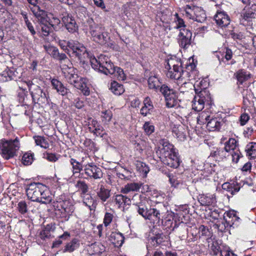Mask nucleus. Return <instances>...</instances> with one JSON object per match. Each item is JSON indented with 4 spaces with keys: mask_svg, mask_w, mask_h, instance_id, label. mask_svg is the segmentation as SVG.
Masks as SVG:
<instances>
[{
    "mask_svg": "<svg viewBox=\"0 0 256 256\" xmlns=\"http://www.w3.org/2000/svg\"><path fill=\"white\" fill-rule=\"evenodd\" d=\"M136 197L140 198V202L134 204L136 206V210L144 220L152 222L154 224H163L164 221L166 220V222H168V224H172L171 218H172V214L166 210L164 206L163 208L160 209L151 208H148L147 206L148 202L145 198H141L138 194L134 195V198Z\"/></svg>",
    "mask_w": 256,
    "mask_h": 256,
    "instance_id": "f257e3e1",
    "label": "nucleus"
},
{
    "mask_svg": "<svg viewBox=\"0 0 256 256\" xmlns=\"http://www.w3.org/2000/svg\"><path fill=\"white\" fill-rule=\"evenodd\" d=\"M90 62L92 68L106 75L114 74L119 80L126 79V75L123 70L119 67H115L110 58L106 55L100 54L97 58H90Z\"/></svg>",
    "mask_w": 256,
    "mask_h": 256,
    "instance_id": "f03ea898",
    "label": "nucleus"
},
{
    "mask_svg": "<svg viewBox=\"0 0 256 256\" xmlns=\"http://www.w3.org/2000/svg\"><path fill=\"white\" fill-rule=\"evenodd\" d=\"M160 144L162 148H159L156 153L163 164L172 168H178L181 161L174 146L166 139L160 140Z\"/></svg>",
    "mask_w": 256,
    "mask_h": 256,
    "instance_id": "7ed1b4c3",
    "label": "nucleus"
},
{
    "mask_svg": "<svg viewBox=\"0 0 256 256\" xmlns=\"http://www.w3.org/2000/svg\"><path fill=\"white\" fill-rule=\"evenodd\" d=\"M28 198L32 201L42 204H48L52 200V194L48 188L40 182L31 183L26 188Z\"/></svg>",
    "mask_w": 256,
    "mask_h": 256,
    "instance_id": "20e7f679",
    "label": "nucleus"
},
{
    "mask_svg": "<svg viewBox=\"0 0 256 256\" xmlns=\"http://www.w3.org/2000/svg\"><path fill=\"white\" fill-rule=\"evenodd\" d=\"M59 46L68 54H69L70 50H71L72 56L77 57L80 61L84 60L88 56L86 48L82 44L78 42L72 40L69 41L60 40Z\"/></svg>",
    "mask_w": 256,
    "mask_h": 256,
    "instance_id": "39448f33",
    "label": "nucleus"
},
{
    "mask_svg": "<svg viewBox=\"0 0 256 256\" xmlns=\"http://www.w3.org/2000/svg\"><path fill=\"white\" fill-rule=\"evenodd\" d=\"M20 148V142L16 138L14 140L2 139L0 141V154L5 160H9L16 155Z\"/></svg>",
    "mask_w": 256,
    "mask_h": 256,
    "instance_id": "423d86ee",
    "label": "nucleus"
},
{
    "mask_svg": "<svg viewBox=\"0 0 256 256\" xmlns=\"http://www.w3.org/2000/svg\"><path fill=\"white\" fill-rule=\"evenodd\" d=\"M196 94L192 101V109L196 111H201L205 104H212V99L209 92L205 88H202L200 90L196 88V84L194 85Z\"/></svg>",
    "mask_w": 256,
    "mask_h": 256,
    "instance_id": "0eeeda50",
    "label": "nucleus"
},
{
    "mask_svg": "<svg viewBox=\"0 0 256 256\" xmlns=\"http://www.w3.org/2000/svg\"><path fill=\"white\" fill-rule=\"evenodd\" d=\"M53 206L56 216L65 221L69 220L74 211V206L68 200H57L54 202Z\"/></svg>",
    "mask_w": 256,
    "mask_h": 256,
    "instance_id": "6e6552de",
    "label": "nucleus"
},
{
    "mask_svg": "<svg viewBox=\"0 0 256 256\" xmlns=\"http://www.w3.org/2000/svg\"><path fill=\"white\" fill-rule=\"evenodd\" d=\"M196 66L194 64H190L186 67V70H182L180 72V76L177 80L178 84H180L181 86L180 88V92H184L183 87H186L187 86L190 87L192 84L189 82L192 79L194 78L195 74L196 72L195 70Z\"/></svg>",
    "mask_w": 256,
    "mask_h": 256,
    "instance_id": "1a4fd4ad",
    "label": "nucleus"
},
{
    "mask_svg": "<svg viewBox=\"0 0 256 256\" xmlns=\"http://www.w3.org/2000/svg\"><path fill=\"white\" fill-rule=\"evenodd\" d=\"M160 92L165 98L166 106L168 108H176L180 106V100L178 99L174 90L166 84H163L160 88Z\"/></svg>",
    "mask_w": 256,
    "mask_h": 256,
    "instance_id": "9d476101",
    "label": "nucleus"
},
{
    "mask_svg": "<svg viewBox=\"0 0 256 256\" xmlns=\"http://www.w3.org/2000/svg\"><path fill=\"white\" fill-rule=\"evenodd\" d=\"M184 8L185 15L188 18L199 22H202L206 20V14L201 7L186 5Z\"/></svg>",
    "mask_w": 256,
    "mask_h": 256,
    "instance_id": "9b49d317",
    "label": "nucleus"
},
{
    "mask_svg": "<svg viewBox=\"0 0 256 256\" xmlns=\"http://www.w3.org/2000/svg\"><path fill=\"white\" fill-rule=\"evenodd\" d=\"M30 91L33 101L35 103L38 102H48L49 98L38 85L34 84L31 81L25 83Z\"/></svg>",
    "mask_w": 256,
    "mask_h": 256,
    "instance_id": "f8f14e48",
    "label": "nucleus"
},
{
    "mask_svg": "<svg viewBox=\"0 0 256 256\" xmlns=\"http://www.w3.org/2000/svg\"><path fill=\"white\" fill-rule=\"evenodd\" d=\"M236 76L238 80V85L239 90L241 92L244 101L246 100H248V95H250V92L248 88L244 89L240 86L242 85L246 82L250 77V74L249 72L246 71L244 70H238L236 73Z\"/></svg>",
    "mask_w": 256,
    "mask_h": 256,
    "instance_id": "ddd939ff",
    "label": "nucleus"
},
{
    "mask_svg": "<svg viewBox=\"0 0 256 256\" xmlns=\"http://www.w3.org/2000/svg\"><path fill=\"white\" fill-rule=\"evenodd\" d=\"M90 32L94 41L100 44H104L106 41L107 34L104 27L93 24L90 26Z\"/></svg>",
    "mask_w": 256,
    "mask_h": 256,
    "instance_id": "4468645a",
    "label": "nucleus"
},
{
    "mask_svg": "<svg viewBox=\"0 0 256 256\" xmlns=\"http://www.w3.org/2000/svg\"><path fill=\"white\" fill-rule=\"evenodd\" d=\"M167 238L161 232H150L148 238L146 248L148 252L152 248L156 247L164 242Z\"/></svg>",
    "mask_w": 256,
    "mask_h": 256,
    "instance_id": "2eb2a0df",
    "label": "nucleus"
},
{
    "mask_svg": "<svg viewBox=\"0 0 256 256\" xmlns=\"http://www.w3.org/2000/svg\"><path fill=\"white\" fill-rule=\"evenodd\" d=\"M224 150L228 152H230L232 160L235 162H238L241 156V153L237 146V142L234 138H230L226 142Z\"/></svg>",
    "mask_w": 256,
    "mask_h": 256,
    "instance_id": "dca6fc26",
    "label": "nucleus"
},
{
    "mask_svg": "<svg viewBox=\"0 0 256 256\" xmlns=\"http://www.w3.org/2000/svg\"><path fill=\"white\" fill-rule=\"evenodd\" d=\"M84 170L85 174L90 178L97 180L100 179L103 176V173L101 168L97 166L92 162L84 165Z\"/></svg>",
    "mask_w": 256,
    "mask_h": 256,
    "instance_id": "f3484780",
    "label": "nucleus"
},
{
    "mask_svg": "<svg viewBox=\"0 0 256 256\" xmlns=\"http://www.w3.org/2000/svg\"><path fill=\"white\" fill-rule=\"evenodd\" d=\"M192 33L186 28L180 30L178 36V42L180 47L184 49L187 48L191 44Z\"/></svg>",
    "mask_w": 256,
    "mask_h": 256,
    "instance_id": "a211bd4d",
    "label": "nucleus"
},
{
    "mask_svg": "<svg viewBox=\"0 0 256 256\" xmlns=\"http://www.w3.org/2000/svg\"><path fill=\"white\" fill-rule=\"evenodd\" d=\"M62 18V22L64 24L66 30L71 33H74L78 31V26L74 18L71 14L65 13L63 14Z\"/></svg>",
    "mask_w": 256,
    "mask_h": 256,
    "instance_id": "6ab92c4d",
    "label": "nucleus"
},
{
    "mask_svg": "<svg viewBox=\"0 0 256 256\" xmlns=\"http://www.w3.org/2000/svg\"><path fill=\"white\" fill-rule=\"evenodd\" d=\"M29 4V8L34 16L38 20H40L41 22L44 21V17L46 16V11L41 10L39 6L37 4L38 0H28Z\"/></svg>",
    "mask_w": 256,
    "mask_h": 256,
    "instance_id": "aec40b11",
    "label": "nucleus"
},
{
    "mask_svg": "<svg viewBox=\"0 0 256 256\" xmlns=\"http://www.w3.org/2000/svg\"><path fill=\"white\" fill-rule=\"evenodd\" d=\"M214 20L216 25L220 28L226 27L230 24V18L224 11H218L214 16Z\"/></svg>",
    "mask_w": 256,
    "mask_h": 256,
    "instance_id": "412c9836",
    "label": "nucleus"
},
{
    "mask_svg": "<svg viewBox=\"0 0 256 256\" xmlns=\"http://www.w3.org/2000/svg\"><path fill=\"white\" fill-rule=\"evenodd\" d=\"M224 124L223 119L220 116H210L206 127L210 131L218 130Z\"/></svg>",
    "mask_w": 256,
    "mask_h": 256,
    "instance_id": "4be33fe9",
    "label": "nucleus"
},
{
    "mask_svg": "<svg viewBox=\"0 0 256 256\" xmlns=\"http://www.w3.org/2000/svg\"><path fill=\"white\" fill-rule=\"evenodd\" d=\"M67 69L64 71V77L68 83L74 86L80 78L76 74L73 68L68 67Z\"/></svg>",
    "mask_w": 256,
    "mask_h": 256,
    "instance_id": "5701e85b",
    "label": "nucleus"
},
{
    "mask_svg": "<svg viewBox=\"0 0 256 256\" xmlns=\"http://www.w3.org/2000/svg\"><path fill=\"white\" fill-rule=\"evenodd\" d=\"M198 202L202 206H212L216 204V198L214 194H202L200 195Z\"/></svg>",
    "mask_w": 256,
    "mask_h": 256,
    "instance_id": "b1692460",
    "label": "nucleus"
},
{
    "mask_svg": "<svg viewBox=\"0 0 256 256\" xmlns=\"http://www.w3.org/2000/svg\"><path fill=\"white\" fill-rule=\"evenodd\" d=\"M244 4L249 3L248 10L244 14V18L248 20L250 18H255L256 16V2L252 4L250 0H240Z\"/></svg>",
    "mask_w": 256,
    "mask_h": 256,
    "instance_id": "393cba45",
    "label": "nucleus"
},
{
    "mask_svg": "<svg viewBox=\"0 0 256 256\" xmlns=\"http://www.w3.org/2000/svg\"><path fill=\"white\" fill-rule=\"evenodd\" d=\"M88 83V80L87 78H80L74 86L80 90L84 96H88L90 94V90Z\"/></svg>",
    "mask_w": 256,
    "mask_h": 256,
    "instance_id": "a878e982",
    "label": "nucleus"
},
{
    "mask_svg": "<svg viewBox=\"0 0 256 256\" xmlns=\"http://www.w3.org/2000/svg\"><path fill=\"white\" fill-rule=\"evenodd\" d=\"M114 202L118 208H122L123 210H124L125 206H130L131 204L130 199L122 194L116 196Z\"/></svg>",
    "mask_w": 256,
    "mask_h": 256,
    "instance_id": "bb28decb",
    "label": "nucleus"
},
{
    "mask_svg": "<svg viewBox=\"0 0 256 256\" xmlns=\"http://www.w3.org/2000/svg\"><path fill=\"white\" fill-rule=\"evenodd\" d=\"M172 134L180 141H184L186 138V130L183 126L174 125L172 129Z\"/></svg>",
    "mask_w": 256,
    "mask_h": 256,
    "instance_id": "cd10ccee",
    "label": "nucleus"
},
{
    "mask_svg": "<svg viewBox=\"0 0 256 256\" xmlns=\"http://www.w3.org/2000/svg\"><path fill=\"white\" fill-rule=\"evenodd\" d=\"M154 109V106L150 98L146 97L144 100V106L140 110V114L146 116L150 114Z\"/></svg>",
    "mask_w": 256,
    "mask_h": 256,
    "instance_id": "c85d7f7f",
    "label": "nucleus"
},
{
    "mask_svg": "<svg viewBox=\"0 0 256 256\" xmlns=\"http://www.w3.org/2000/svg\"><path fill=\"white\" fill-rule=\"evenodd\" d=\"M96 195L102 202H106L110 196V190L106 188L104 186H100L99 189L96 192Z\"/></svg>",
    "mask_w": 256,
    "mask_h": 256,
    "instance_id": "c756f323",
    "label": "nucleus"
},
{
    "mask_svg": "<svg viewBox=\"0 0 256 256\" xmlns=\"http://www.w3.org/2000/svg\"><path fill=\"white\" fill-rule=\"evenodd\" d=\"M222 188L233 196L239 192L240 187L238 184L225 182L222 184Z\"/></svg>",
    "mask_w": 256,
    "mask_h": 256,
    "instance_id": "7c9ffc66",
    "label": "nucleus"
},
{
    "mask_svg": "<svg viewBox=\"0 0 256 256\" xmlns=\"http://www.w3.org/2000/svg\"><path fill=\"white\" fill-rule=\"evenodd\" d=\"M70 162L72 166V175L76 177L82 170L84 167L82 166V163H80L76 160L72 158H70Z\"/></svg>",
    "mask_w": 256,
    "mask_h": 256,
    "instance_id": "2f4dec72",
    "label": "nucleus"
},
{
    "mask_svg": "<svg viewBox=\"0 0 256 256\" xmlns=\"http://www.w3.org/2000/svg\"><path fill=\"white\" fill-rule=\"evenodd\" d=\"M110 90L114 94L120 96L124 92L123 86L116 81H113L110 84Z\"/></svg>",
    "mask_w": 256,
    "mask_h": 256,
    "instance_id": "473e14b6",
    "label": "nucleus"
},
{
    "mask_svg": "<svg viewBox=\"0 0 256 256\" xmlns=\"http://www.w3.org/2000/svg\"><path fill=\"white\" fill-rule=\"evenodd\" d=\"M140 186L141 184L139 183L128 184L122 189L121 192L123 194H128L130 192H136L140 190Z\"/></svg>",
    "mask_w": 256,
    "mask_h": 256,
    "instance_id": "72a5a7b5",
    "label": "nucleus"
},
{
    "mask_svg": "<svg viewBox=\"0 0 256 256\" xmlns=\"http://www.w3.org/2000/svg\"><path fill=\"white\" fill-rule=\"evenodd\" d=\"M79 240L76 238H74L71 242L68 243L63 250L64 252H71L79 247Z\"/></svg>",
    "mask_w": 256,
    "mask_h": 256,
    "instance_id": "f704fd0d",
    "label": "nucleus"
},
{
    "mask_svg": "<svg viewBox=\"0 0 256 256\" xmlns=\"http://www.w3.org/2000/svg\"><path fill=\"white\" fill-rule=\"evenodd\" d=\"M168 72L166 74V76L168 78L171 79L177 80L180 78V72L182 70L181 66H178V68H173L171 69L168 70Z\"/></svg>",
    "mask_w": 256,
    "mask_h": 256,
    "instance_id": "c9c22d12",
    "label": "nucleus"
},
{
    "mask_svg": "<svg viewBox=\"0 0 256 256\" xmlns=\"http://www.w3.org/2000/svg\"><path fill=\"white\" fill-rule=\"evenodd\" d=\"M182 63L180 60H178L176 58H168L166 61V64H165V68L167 70L171 69L173 68H178V66H181Z\"/></svg>",
    "mask_w": 256,
    "mask_h": 256,
    "instance_id": "e433bc0d",
    "label": "nucleus"
},
{
    "mask_svg": "<svg viewBox=\"0 0 256 256\" xmlns=\"http://www.w3.org/2000/svg\"><path fill=\"white\" fill-rule=\"evenodd\" d=\"M247 155L251 158H256V142H250L247 144L246 148Z\"/></svg>",
    "mask_w": 256,
    "mask_h": 256,
    "instance_id": "4c0bfd02",
    "label": "nucleus"
},
{
    "mask_svg": "<svg viewBox=\"0 0 256 256\" xmlns=\"http://www.w3.org/2000/svg\"><path fill=\"white\" fill-rule=\"evenodd\" d=\"M150 88L157 90L160 86V82L158 78L156 76H150L148 80Z\"/></svg>",
    "mask_w": 256,
    "mask_h": 256,
    "instance_id": "58836bf2",
    "label": "nucleus"
},
{
    "mask_svg": "<svg viewBox=\"0 0 256 256\" xmlns=\"http://www.w3.org/2000/svg\"><path fill=\"white\" fill-rule=\"evenodd\" d=\"M84 204L88 206L90 210H94L96 206V201L90 195L86 196L84 199Z\"/></svg>",
    "mask_w": 256,
    "mask_h": 256,
    "instance_id": "ea45409f",
    "label": "nucleus"
},
{
    "mask_svg": "<svg viewBox=\"0 0 256 256\" xmlns=\"http://www.w3.org/2000/svg\"><path fill=\"white\" fill-rule=\"evenodd\" d=\"M142 129L146 134L150 136L154 132L155 127L152 122L147 121L144 122Z\"/></svg>",
    "mask_w": 256,
    "mask_h": 256,
    "instance_id": "a19ab883",
    "label": "nucleus"
},
{
    "mask_svg": "<svg viewBox=\"0 0 256 256\" xmlns=\"http://www.w3.org/2000/svg\"><path fill=\"white\" fill-rule=\"evenodd\" d=\"M48 18L49 20L48 23L54 30L60 27V20L58 17L54 16V14H50L49 16H47V18Z\"/></svg>",
    "mask_w": 256,
    "mask_h": 256,
    "instance_id": "79ce46f5",
    "label": "nucleus"
},
{
    "mask_svg": "<svg viewBox=\"0 0 256 256\" xmlns=\"http://www.w3.org/2000/svg\"><path fill=\"white\" fill-rule=\"evenodd\" d=\"M206 240L208 244V246L212 249L214 252H216L220 248L214 236H213L211 237L208 238Z\"/></svg>",
    "mask_w": 256,
    "mask_h": 256,
    "instance_id": "37998d69",
    "label": "nucleus"
},
{
    "mask_svg": "<svg viewBox=\"0 0 256 256\" xmlns=\"http://www.w3.org/2000/svg\"><path fill=\"white\" fill-rule=\"evenodd\" d=\"M34 139L37 146H40L45 149L49 147V144L44 137L39 136H34Z\"/></svg>",
    "mask_w": 256,
    "mask_h": 256,
    "instance_id": "c03bdc74",
    "label": "nucleus"
},
{
    "mask_svg": "<svg viewBox=\"0 0 256 256\" xmlns=\"http://www.w3.org/2000/svg\"><path fill=\"white\" fill-rule=\"evenodd\" d=\"M37 20L40 24V28L42 34L45 36H48L49 34L50 28L48 26V20H47L46 12V16L44 17L45 22H42L40 20L38 19Z\"/></svg>",
    "mask_w": 256,
    "mask_h": 256,
    "instance_id": "a18cd8bd",
    "label": "nucleus"
},
{
    "mask_svg": "<svg viewBox=\"0 0 256 256\" xmlns=\"http://www.w3.org/2000/svg\"><path fill=\"white\" fill-rule=\"evenodd\" d=\"M34 154L31 152L25 153L22 158V163L25 166L30 165L34 161Z\"/></svg>",
    "mask_w": 256,
    "mask_h": 256,
    "instance_id": "49530a36",
    "label": "nucleus"
},
{
    "mask_svg": "<svg viewBox=\"0 0 256 256\" xmlns=\"http://www.w3.org/2000/svg\"><path fill=\"white\" fill-rule=\"evenodd\" d=\"M102 121L104 124H108L112 117V112L110 110H106L101 112Z\"/></svg>",
    "mask_w": 256,
    "mask_h": 256,
    "instance_id": "de8ad7c7",
    "label": "nucleus"
},
{
    "mask_svg": "<svg viewBox=\"0 0 256 256\" xmlns=\"http://www.w3.org/2000/svg\"><path fill=\"white\" fill-rule=\"evenodd\" d=\"M136 166L137 170L142 174L146 175L149 172V168L143 162L136 161Z\"/></svg>",
    "mask_w": 256,
    "mask_h": 256,
    "instance_id": "09e8293b",
    "label": "nucleus"
},
{
    "mask_svg": "<svg viewBox=\"0 0 256 256\" xmlns=\"http://www.w3.org/2000/svg\"><path fill=\"white\" fill-rule=\"evenodd\" d=\"M210 117V116L207 112H202L197 118L198 123L200 124H207Z\"/></svg>",
    "mask_w": 256,
    "mask_h": 256,
    "instance_id": "8fccbe9b",
    "label": "nucleus"
},
{
    "mask_svg": "<svg viewBox=\"0 0 256 256\" xmlns=\"http://www.w3.org/2000/svg\"><path fill=\"white\" fill-rule=\"evenodd\" d=\"M44 47L46 52L54 58L56 55L58 54V50L56 47L50 44H45L44 46Z\"/></svg>",
    "mask_w": 256,
    "mask_h": 256,
    "instance_id": "3c124183",
    "label": "nucleus"
},
{
    "mask_svg": "<svg viewBox=\"0 0 256 256\" xmlns=\"http://www.w3.org/2000/svg\"><path fill=\"white\" fill-rule=\"evenodd\" d=\"M17 209L22 214H24L28 212V205L24 200H21L18 204Z\"/></svg>",
    "mask_w": 256,
    "mask_h": 256,
    "instance_id": "603ef678",
    "label": "nucleus"
},
{
    "mask_svg": "<svg viewBox=\"0 0 256 256\" xmlns=\"http://www.w3.org/2000/svg\"><path fill=\"white\" fill-rule=\"evenodd\" d=\"M199 233L202 236H206V239L212 236L209 229L205 226L202 225L199 228Z\"/></svg>",
    "mask_w": 256,
    "mask_h": 256,
    "instance_id": "864d4df0",
    "label": "nucleus"
},
{
    "mask_svg": "<svg viewBox=\"0 0 256 256\" xmlns=\"http://www.w3.org/2000/svg\"><path fill=\"white\" fill-rule=\"evenodd\" d=\"M226 216L228 217L229 219L226 218V221L229 224H234L233 221L238 220L240 218H238L235 214L234 212H228L226 214Z\"/></svg>",
    "mask_w": 256,
    "mask_h": 256,
    "instance_id": "5fc2aeb1",
    "label": "nucleus"
},
{
    "mask_svg": "<svg viewBox=\"0 0 256 256\" xmlns=\"http://www.w3.org/2000/svg\"><path fill=\"white\" fill-rule=\"evenodd\" d=\"M85 147L87 148V150L90 151L97 150L95 144L90 139H86L84 142Z\"/></svg>",
    "mask_w": 256,
    "mask_h": 256,
    "instance_id": "6e6d98bb",
    "label": "nucleus"
},
{
    "mask_svg": "<svg viewBox=\"0 0 256 256\" xmlns=\"http://www.w3.org/2000/svg\"><path fill=\"white\" fill-rule=\"evenodd\" d=\"M187 234L188 229L185 226L179 228L178 230V236L181 240H185Z\"/></svg>",
    "mask_w": 256,
    "mask_h": 256,
    "instance_id": "4d7b16f0",
    "label": "nucleus"
},
{
    "mask_svg": "<svg viewBox=\"0 0 256 256\" xmlns=\"http://www.w3.org/2000/svg\"><path fill=\"white\" fill-rule=\"evenodd\" d=\"M54 90H56L62 96L66 95L69 92V90L64 86L62 82Z\"/></svg>",
    "mask_w": 256,
    "mask_h": 256,
    "instance_id": "13d9d810",
    "label": "nucleus"
},
{
    "mask_svg": "<svg viewBox=\"0 0 256 256\" xmlns=\"http://www.w3.org/2000/svg\"><path fill=\"white\" fill-rule=\"evenodd\" d=\"M76 186L77 188H78V190H80L84 194L88 192V185L84 181L78 180L77 182Z\"/></svg>",
    "mask_w": 256,
    "mask_h": 256,
    "instance_id": "bf43d9fd",
    "label": "nucleus"
},
{
    "mask_svg": "<svg viewBox=\"0 0 256 256\" xmlns=\"http://www.w3.org/2000/svg\"><path fill=\"white\" fill-rule=\"evenodd\" d=\"M118 174L120 178L127 180L130 179L132 177V172L126 168L124 169L122 172H119Z\"/></svg>",
    "mask_w": 256,
    "mask_h": 256,
    "instance_id": "052dcab7",
    "label": "nucleus"
},
{
    "mask_svg": "<svg viewBox=\"0 0 256 256\" xmlns=\"http://www.w3.org/2000/svg\"><path fill=\"white\" fill-rule=\"evenodd\" d=\"M88 128L90 129V131L91 132L94 133L96 136H100L101 137L104 134V128L100 125H99L98 127L94 128V129H92V128L91 126H89Z\"/></svg>",
    "mask_w": 256,
    "mask_h": 256,
    "instance_id": "680f3d73",
    "label": "nucleus"
},
{
    "mask_svg": "<svg viewBox=\"0 0 256 256\" xmlns=\"http://www.w3.org/2000/svg\"><path fill=\"white\" fill-rule=\"evenodd\" d=\"M114 216L110 212H106L104 218V224L105 226H108L112 222Z\"/></svg>",
    "mask_w": 256,
    "mask_h": 256,
    "instance_id": "e2e57ef3",
    "label": "nucleus"
},
{
    "mask_svg": "<svg viewBox=\"0 0 256 256\" xmlns=\"http://www.w3.org/2000/svg\"><path fill=\"white\" fill-rule=\"evenodd\" d=\"M176 19L175 21L176 22V28H179L180 30L183 28H186V25L184 24V21L182 19L179 18L178 16V14H176Z\"/></svg>",
    "mask_w": 256,
    "mask_h": 256,
    "instance_id": "0e129e2a",
    "label": "nucleus"
},
{
    "mask_svg": "<svg viewBox=\"0 0 256 256\" xmlns=\"http://www.w3.org/2000/svg\"><path fill=\"white\" fill-rule=\"evenodd\" d=\"M44 158L51 162H55L58 160L59 156L52 153H46L44 154Z\"/></svg>",
    "mask_w": 256,
    "mask_h": 256,
    "instance_id": "69168bd1",
    "label": "nucleus"
},
{
    "mask_svg": "<svg viewBox=\"0 0 256 256\" xmlns=\"http://www.w3.org/2000/svg\"><path fill=\"white\" fill-rule=\"evenodd\" d=\"M112 238H117L118 242L117 243L113 242L115 244H122L124 242V238L122 235L120 233L112 234L111 236Z\"/></svg>",
    "mask_w": 256,
    "mask_h": 256,
    "instance_id": "338daca9",
    "label": "nucleus"
},
{
    "mask_svg": "<svg viewBox=\"0 0 256 256\" xmlns=\"http://www.w3.org/2000/svg\"><path fill=\"white\" fill-rule=\"evenodd\" d=\"M94 4L104 10L105 12H108L106 10V6L103 0H93Z\"/></svg>",
    "mask_w": 256,
    "mask_h": 256,
    "instance_id": "774afa93",
    "label": "nucleus"
}]
</instances>
